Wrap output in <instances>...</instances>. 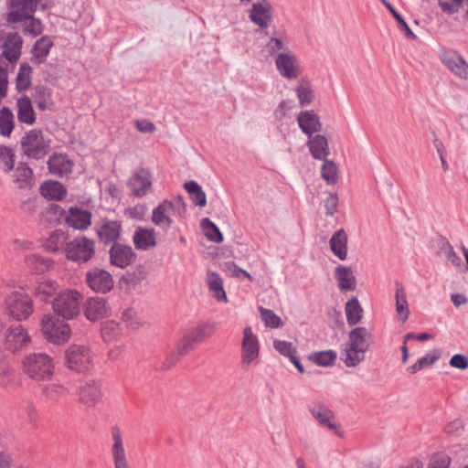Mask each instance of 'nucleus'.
<instances>
[{
	"instance_id": "48",
	"label": "nucleus",
	"mask_w": 468,
	"mask_h": 468,
	"mask_svg": "<svg viewBox=\"0 0 468 468\" xmlns=\"http://www.w3.org/2000/svg\"><path fill=\"white\" fill-rule=\"evenodd\" d=\"M201 228L205 236L211 241L220 243L223 241V235L218 228L208 218L201 220Z\"/></svg>"
},
{
	"instance_id": "44",
	"label": "nucleus",
	"mask_w": 468,
	"mask_h": 468,
	"mask_svg": "<svg viewBox=\"0 0 468 468\" xmlns=\"http://www.w3.org/2000/svg\"><path fill=\"white\" fill-rule=\"evenodd\" d=\"M44 216L46 221L49 223L65 224L67 208H64L58 204H51L46 208Z\"/></svg>"
},
{
	"instance_id": "27",
	"label": "nucleus",
	"mask_w": 468,
	"mask_h": 468,
	"mask_svg": "<svg viewBox=\"0 0 468 468\" xmlns=\"http://www.w3.org/2000/svg\"><path fill=\"white\" fill-rule=\"evenodd\" d=\"M25 267L32 273L41 274L50 270L52 260L39 254H30L24 259Z\"/></svg>"
},
{
	"instance_id": "29",
	"label": "nucleus",
	"mask_w": 468,
	"mask_h": 468,
	"mask_svg": "<svg viewBox=\"0 0 468 468\" xmlns=\"http://www.w3.org/2000/svg\"><path fill=\"white\" fill-rule=\"evenodd\" d=\"M40 194L48 200H63L67 196V190L60 182L50 180L41 184Z\"/></svg>"
},
{
	"instance_id": "41",
	"label": "nucleus",
	"mask_w": 468,
	"mask_h": 468,
	"mask_svg": "<svg viewBox=\"0 0 468 468\" xmlns=\"http://www.w3.org/2000/svg\"><path fill=\"white\" fill-rule=\"evenodd\" d=\"M185 189L190 196L192 202L198 207H205L207 204V197L202 187L195 181L185 183Z\"/></svg>"
},
{
	"instance_id": "36",
	"label": "nucleus",
	"mask_w": 468,
	"mask_h": 468,
	"mask_svg": "<svg viewBox=\"0 0 468 468\" xmlns=\"http://www.w3.org/2000/svg\"><path fill=\"white\" fill-rule=\"evenodd\" d=\"M345 312L349 325L358 324L363 318V308L356 297H353L351 300L346 302Z\"/></svg>"
},
{
	"instance_id": "54",
	"label": "nucleus",
	"mask_w": 468,
	"mask_h": 468,
	"mask_svg": "<svg viewBox=\"0 0 468 468\" xmlns=\"http://www.w3.org/2000/svg\"><path fill=\"white\" fill-rule=\"evenodd\" d=\"M43 394L46 399L57 401L59 398L67 395V389L60 384L52 383L44 387Z\"/></svg>"
},
{
	"instance_id": "32",
	"label": "nucleus",
	"mask_w": 468,
	"mask_h": 468,
	"mask_svg": "<svg viewBox=\"0 0 468 468\" xmlns=\"http://www.w3.org/2000/svg\"><path fill=\"white\" fill-rule=\"evenodd\" d=\"M396 314L398 320L404 324L410 316V307L407 299V293L402 286H399L395 292Z\"/></svg>"
},
{
	"instance_id": "30",
	"label": "nucleus",
	"mask_w": 468,
	"mask_h": 468,
	"mask_svg": "<svg viewBox=\"0 0 468 468\" xmlns=\"http://www.w3.org/2000/svg\"><path fill=\"white\" fill-rule=\"evenodd\" d=\"M122 226L118 221H108L98 229L100 239L105 244L117 241L121 237Z\"/></svg>"
},
{
	"instance_id": "59",
	"label": "nucleus",
	"mask_w": 468,
	"mask_h": 468,
	"mask_svg": "<svg viewBox=\"0 0 468 468\" xmlns=\"http://www.w3.org/2000/svg\"><path fill=\"white\" fill-rule=\"evenodd\" d=\"M273 346L281 355L290 358L296 354V349L292 344L284 340H274Z\"/></svg>"
},
{
	"instance_id": "58",
	"label": "nucleus",
	"mask_w": 468,
	"mask_h": 468,
	"mask_svg": "<svg viewBox=\"0 0 468 468\" xmlns=\"http://www.w3.org/2000/svg\"><path fill=\"white\" fill-rule=\"evenodd\" d=\"M147 207L144 204H137L132 207H128L124 210V215L135 220H143L146 215Z\"/></svg>"
},
{
	"instance_id": "55",
	"label": "nucleus",
	"mask_w": 468,
	"mask_h": 468,
	"mask_svg": "<svg viewBox=\"0 0 468 468\" xmlns=\"http://www.w3.org/2000/svg\"><path fill=\"white\" fill-rule=\"evenodd\" d=\"M384 5L392 14L396 21L398 22L399 27L401 31H404L406 37L410 39H414L416 37L415 34L409 27L406 21L402 18V16L395 10V8L386 0H383Z\"/></svg>"
},
{
	"instance_id": "24",
	"label": "nucleus",
	"mask_w": 468,
	"mask_h": 468,
	"mask_svg": "<svg viewBox=\"0 0 468 468\" xmlns=\"http://www.w3.org/2000/svg\"><path fill=\"white\" fill-rule=\"evenodd\" d=\"M65 224L73 229L83 230L88 229V210L77 206L67 207Z\"/></svg>"
},
{
	"instance_id": "50",
	"label": "nucleus",
	"mask_w": 468,
	"mask_h": 468,
	"mask_svg": "<svg viewBox=\"0 0 468 468\" xmlns=\"http://www.w3.org/2000/svg\"><path fill=\"white\" fill-rule=\"evenodd\" d=\"M31 67L27 63L21 64L16 76V89L18 91L26 90L31 84Z\"/></svg>"
},
{
	"instance_id": "19",
	"label": "nucleus",
	"mask_w": 468,
	"mask_h": 468,
	"mask_svg": "<svg viewBox=\"0 0 468 468\" xmlns=\"http://www.w3.org/2000/svg\"><path fill=\"white\" fill-rule=\"evenodd\" d=\"M152 186V175L145 169L137 170L129 179L128 187L139 197L145 196Z\"/></svg>"
},
{
	"instance_id": "9",
	"label": "nucleus",
	"mask_w": 468,
	"mask_h": 468,
	"mask_svg": "<svg viewBox=\"0 0 468 468\" xmlns=\"http://www.w3.org/2000/svg\"><path fill=\"white\" fill-rule=\"evenodd\" d=\"M81 300L82 297L78 291H64L54 299L53 310L58 316L73 319L80 314Z\"/></svg>"
},
{
	"instance_id": "35",
	"label": "nucleus",
	"mask_w": 468,
	"mask_h": 468,
	"mask_svg": "<svg viewBox=\"0 0 468 468\" xmlns=\"http://www.w3.org/2000/svg\"><path fill=\"white\" fill-rule=\"evenodd\" d=\"M53 43L48 37H42L34 45L32 48L33 62L41 64L45 61Z\"/></svg>"
},
{
	"instance_id": "51",
	"label": "nucleus",
	"mask_w": 468,
	"mask_h": 468,
	"mask_svg": "<svg viewBox=\"0 0 468 468\" xmlns=\"http://www.w3.org/2000/svg\"><path fill=\"white\" fill-rule=\"evenodd\" d=\"M122 321L126 326L132 330H138L144 324V321L140 314L133 308L124 310L122 314Z\"/></svg>"
},
{
	"instance_id": "45",
	"label": "nucleus",
	"mask_w": 468,
	"mask_h": 468,
	"mask_svg": "<svg viewBox=\"0 0 468 468\" xmlns=\"http://www.w3.org/2000/svg\"><path fill=\"white\" fill-rule=\"evenodd\" d=\"M440 357V354L437 350H431L428 352L423 357L419 358L416 363L407 368V371L414 375L422 368L434 364Z\"/></svg>"
},
{
	"instance_id": "3",
	"label": "nucleus",
	"mask_w": 468,
	"mask_h": 468,
	"mask_svg": "<svg viewBox=\"0 0 468 468\" xmlns=\"http://www.w3.org/2000/svg\"><path fill=\"white\" fill-rule=\"evenodd\" d=\"M22 371L30 379L35 381H46L54 374L53 358L42 352L31 353L25 356L21 361Z\"/></svg>"
},
{
	"instance_id": "57",
	"label": "nucleus",
	"mask_w": 468,
	"mask_h": 468,
	"mask_svg": "<svg viewBox=\"0 0 468 468\" xmlns=\"http://www.w3.org/2000/svg\"><path fill=\"white\" fill-rule=\"evenodd\" d=\"M15 154L13 151L6 146H0V163L4 165V170L10 172L15 164Z\"/></svg>"
},
{
	"instance_id": "43",
	"label": "nucleus",
	"mask_w": 468,
	"mask_h": 468,
	"mask_svg": "<svg viewBox=\"0 0 468 468\" xmlns=\"http://www.w3.org/2000/svg\"><path fill=\"white\" fill-rule=\"evenodd\" d=\"M109 308L104 298H90V320H97L108 315Z\"/></svg>"
},
{
	"instance_id": "4",
	"label": "nucleus",
	"mask_w": 468,
	"mask_h": 468,
	"mask_svg": "<svg viewBox=\"0 0 468 468\" xmlns=\"http://www.w3.org/2000/svg\"><path fill=\"white\" fill-rule=\"evenodd\" d=\"M186 212V204L181 197L174 201L164 200L153 209L151 221L156 227L168 230L176 218H181Z\"/></svg>"
},
{
	"instance_id": "18",
	"label": "nucleus",
	"mask_w": 468,
	"mask_h": 468,
	"mask_svg": "<svg viewBox=\"0 0 468 468\" xmlns=\"http://www.w3.org/2000/svg\"><path fill=\"white\" fill-rule=\"evenodd\" d=\"M64 253L69 261H88V238L81 236L67 242L64 247Z\"/></svg>"
},
{
	"instance_id": "38",
	"label": "nucleus",
	"mask_w": 468,
	"mask_h": 468,
	"mask_svg": "<svg viewBox=\"0 0 468 468\" xmlns=\"http://www.w3.org/2000/svg\"><path fill=\"white\" fill-rule=\"evenodd\" d=\"M34 102L41 111L48 110L52 106V92L45 86H37L33 94Z\"/></svg>"
},
{
	"instance_id": "63",
	"label": "nucleus",
	"mask_w": 468,
	"mask_h": 468,
	"mask_svg": "<svg viewBox=\"0 0 468 468\" xmlns=\"http://www.w3.org/2000/svg\"><path fill=\"white\" fill-rule=\"evenodd\" d=\"M464 0H439L441 10L448 14L456 13L462 6Z\"/></svg>"
},
{
	"instance_id": "37",
	"label": "nucleus",
	"mask_w": 468,
	"mask_h": 468,
	"mask_svg": "<svg viewBox=\"0 0 468 468\" xmlns=\"http://www.w3.org/2000/svg\"><path fill=\"white\" fill-rule=\"evenodd\" d=\"M67 239L68 236L65 231L57 229L46 239L44 247L49 252H57L61 249L64 250Z\"/></svg>"
},
{
	"instance_id": "15",
	"label": "nucleus",
	"mask_w": 468,
	"mask_h": 468,
	"mask_svg": "<svg viewBox=\"0 0 468 468\" xmlns=\"http://www.w3.org/2000/svg\"><path fill=\"white\" fill-rule=\"evenodd\" d=\"M251 23L260 28H267L273 19L272 6L268 0H260L253 3L248 10Z\"/></svg>"
},
{
	"instance_id": "22",
	"label": "nucleus",
	"mask_w": 468,
	"mask_h": 468,
	"mask_svg": "<svg viewBox=\"0 0 468 468\" xmlns=\"http://www.w3.org/2000/svg\"><path fill=\"white\" fill-rule=\"evenodd\" d=\"M335 279L341 292H352L356 288V279L351 267L339 265L335 269Z\"/></svg>"
},
{
	"instance_id": "56",
	"label": "nucleus",
	"mask_w": 468,
	"mask_h": 468,
	"mask_svg": "<svg viewBox=\"0 0 468 468\" xmlns=\"http://www.w3.org/2000/svg\"><path fill=\"white\" fill-rule=\"evenodd\" d=\"M222 270L230 276H233L236 278L246 277L250 281L252 280L251 275L248 271L239 268L233 261L225 262L222 266Z\"/></svg>"
},
{
	"instance_id": "8",
	"label": "nucleus",
	"mask_w": 468,
	"mask_h": 468,
	"mask_svg": "<svg viewBox=\"0 0 468 468\" xmlns=\"http://www.w3.org/2000/svg\"><path fill=\"white\" fill-rule=\"evenodd\" d=\"M34 305L31 298L20 292H14L5 301L4 314L16 321L27 319L33 313Z\"/></svg>"
},
{
	"instance_id": "25",
	"label": "nucleus",
	"mask_w": 468,
	"mask_h": 468,
	"mask_svg": "<svg viewBox=\"0 0 468 468\" xmlns=\"http://www.w3.org/2000/svg\"><path fill=\"white\" fill-rule=\"evenodd\" d=\"M48 171L57 176H68L72 171V162L62 154H52L48 161Z\"/></svg>"
},
{
	"instance_id": "33",
	"label": "nucleus",
	"mask_w": 468,
	"mask_h": 468,
	"mask_svg": "<svg viewBox=\"0 0 468 468\" xmlns=\"http://www.w3.org/2000/svg\"><path fill=\"white\" fill-rule=\"evenodd\" d=\"M17 117L27 124H32L36 120L31 100L26 95L17 100Z\"/></svg>"
},
{
	"instance_id": "42",
	"label": "nucleus",
	"mask_w": 468,
	"mask_h": 468,
	"mask_svg": "<svg viewBox=\"0 0 468 468\" xmlns=\"http://www.w3.org/2000/svg\"><path fill=\"white\" fill-rule=\"evenodd\" d=\"M57 284L49 280L39 282L35 287V297L42 302H47L57 292Z\"/></svg>"
},
{
	"instance_id": "61",
	"label": "nucleus",
	"mask_w": 468,
	"mask_h": 468,
	"mask_svg": "<svg viewBox=\"0 0 468 468\" xmlns=\"http://www.w3.org/2000/svg\"><path fill=\"white\" fill-rule=\"evenodd\" d=\"M119 334V326L113 321H109L103 324L101 327V335L106 341H111L115 338Z\"/></svg>"
},
{
	"instance_id": "46",
	"label": "nucleus",
	"mask_w": 468,
	"mask_h": 468,
	"mask_svg": "<svg viewBox=\"0 0 468 468\" xmlns=\"http://www.w3.org/2000/svg\"><path fill=\"white\" fill-rule=\"evenodd\" d=\"M290 49L288 48L287 42L281 37H271L270 40L263 47V52H265L268 56L275 58L281 52H288Z\"/></svg>"
},
{
	"instance_id": "2",
	"label": "nucleus",
	"mask_w": 468,
	"mask_h": 468,
	"mask_svg": "<svg viewBox=\"0 0 468 468\" xmlns=\"http://www.w3.org/2000/svg\"><path fill=\"white\" fill-rule=\"evenodd\" d=\"M370 339L371 334L366 327H356L349 333L348 341L341 354L346 367H354L364 361Z\"/></svg>"
},
{
	"instance_id": "14",
	"label": "nucleus",
	"mask_w": 468,
	"mask_h": 468,
	"mask_svg": "<svg viewBox=\"0 0 468 468\" xmlns=\"http://www.w3.org/2000/svg\"><path fill=\"white\" fill-rule=\"evenodd\" d=\"M67 367L77 373H85L88 368V348L84 345L73 344L65 351Z\"/></svg>"
},
{
	"instance_id": "13",
	"label": "nucleus",
	"mask_w": 468,
	"mask_h": 468,
	"mask_svg": "<svg viewBox=\"0 0 468 468\" xmlns=\"http://www.w3.org/2000/svg\"><path fill=\"white\" fill-rule=\"evenodd\" d=\"M275 66L280 75L286 80L298 79L302 74L300 62L291 50L279 53L275 58Z\"/></svg>"
},
{
	"instance_id": "40",
	"label": "nucleus",
	"mask_w": 468,
	"mask_h": 468,
	"mask_svg": "<svg viewBox=\"0 0 468 468\" xmlns=\"http://www.w3.org/2000/svg\"><path fill=\"white\" fill-rule=\"evenodd\" d=\"M33 179L32 169L26 164H20L15 170L13 181L19 188H25L30 186Z\"/></svg>"
},
{
	"instance_id": "12",
	"label": "nucleus",
	"mask_w": 468,
	"mask_h": 468,
	"mask_svg": "<svg viewBox=\"0 0 468 468\" xmlns=\"http://www.w3.org/2000/svg\"><path fill=\"white\" fill-rule=\"evenodd\" d=\"M23 153L34 159H40L48 152V146L45 143L42 133L38 130H31L21 139Z\"/></svg>"
},
{
	"instance_id": "60",
	"label": "nucleus",
	"mask_w": 468,
	"mask_h": 468,
	"mask_svg": "<svg viewBox=\"0 0 468 468\" xmlns=\"http://www.w3.org/2000/svg\"><path fill=\"white\" fill-rule=\"evenodd\" d=\"M103 397V390L101 382L92 381L90 383V405H95L101 401Z\"/></svg>"
},
{
	"instance_id": "11",
	"label": "nucleus",
	"mask_w": 468,
	"mask_h": 468,
	"mask_svg": "<svg viewBox=\"0 0 468 468\" xmlns=\"http://www.w3.org/2000/svg\"><path fill=\"white\" fill-rule=\"evenodd\" d=\"M309 411L321 426L332 431L340 438L345 436V431L341 424L337 421L335 415L327 406L321 403L314 404L309 407Z\"/></svg>"
},
{
	"instance_id": "39",
	"label": "nucleus",
	"mask_w": 468,
	"mask_h": 468,
	"mask_svg": "<svg viewBox=\"0 0 468 468\" xmlns=\"http://www.w3.org/2000/svg\"><path fill=\"white\" fill-rule=\"evenodd\" d=\"M296 94L299 100V102L302 106L309 105L313 102L314 94L313 86L310 80L306 79H302L297 86H296Z\"/></svg>"
},
{
	"instance_id": "20",
	"label": "nucleus",
	"mask_w": 468,
	"mask_h": 468,
	"mask_svg": "<svg viewBox=\"0 0 468 468\" xmlns=\"http://www.w3.org/2000/svg\"><path fill=\"white\" fill-rule=\"evenodd\" d=\"M136 255L132 247L121 243H114L110 250V261L119 268H125L135 261Z\"/></svg>"
},
{
	"instance_id": "64",
	"label": "nucleus",
	"mask_w": 468,
	"mask_h": 468,
	"mask_svg": "<svg viewBox=\"0 0 468 468\" xmlns=\"http://www.w3.org/2000/svg\"><path fill=\"white\" fill-rule=\"evenodd\" d=\"M464 425L461 420H454L444 427V431L452 436H459L463 431Z\"/></svg>"
},
{
	"instance_id": "52",
	"label": "nucleus",
	"mask_w": 468,
	"mask_h": 468,
	"mask_svg": "<svg viewBox=\"0 0 468 468\" xmlns=\"http://www.w3.org/2000/svg\"><path fill=\"white\" fill-rule=\"evenodd\" d=\"M336 353L333 350L315 352L310 356V360L322 367L332 366L336 359Z\"/></svg>"
},
{
	"instance_id": "31",
	"label": "nucleus",
	"mask_w": 468,
	"mask_h": 468,
	"mask_svg": "<svg viewBox=\"0 0 468 468\" xmlns=\"http://www.w3.org/2000/svg\"><path fill=\"white\" fill-rule=\"evenodd\" d=\"M330 248L335 256L344 261L347 256V234L344 229L337 230L330 239Z\"/></svg>"
},
{
	"instance_id": "28",
	"label": "nucleus",
	"mask_w": 468,
	"mask_h": 468,
	"mask_svg": "<svg viewBox=\"0 0 468 468\" xmlns=\"http://www.w3.org/2000/svg\"><path fill=\"white\" fill-rule=\"evenodd\" d=\"M206 282L209 292L218 302L226 303L228 297L223 287V281L218 273L208 271L206 277Z\"/></svg>"
},
{
	"instance_id": "5",
	"label": "nucleus",
	"mask_w": 468,
	"mask_h": 468,
	"mask_svg": "<svg viewBox=\"0 0 468 468\" xmlns=\"http://www.w3.org/2000/svg\"><path fill=\"white\" fill-rule=\"evenodd\" d=\"M40 325L44 338L53 345H64L71 336L69 325L55 314L43 315Z\"/></svg>"
},
{
	"instance_id": "7",
	"label": "nucleus",
	"mask_w": 468,
	"mask_h": 468,
	"mask_svg": "<svg viewBox=\"0 0 468 468\" xmlns=\"http://www.w3.org/2000/svg\"><path fill=\"white\" fill-rule=\"evenodd\" d=\"M216 328L211 324H200L190 328L178 341L176 351L180 356L188 354L196 346L212 336Z\"/></svg>"
},
{
	"instance_id": "49",
	"label": "nucleus",
	"mask_w": 468,
	"mask_h": 468,
	"mask_svg": "<svg viewBox=\"0 0 468 468\" xmlns=\"http://www.w3.org/2000/svg\"><path fill=\"white\" fill-rule=\"evenodd\" d=\"M259 312L261 321L266 327L273 329L282 327L283 325V322L282 321L281 317L278 316L273 311L260 306Z\"/></svg>"
},
{
	"instance_id": "17",
	"label": "nucleus",
	"mask_w": 468,
	"mask_h": 468,
	"mask_svg": "<svg viewBox=\"0 0 468 468\" xmlns=\"http://www.w3.org/2000/svg\"><path fill=\"white\" fill-rule=\"evenodd\" d=\"M113 443L112 446V456L114 468H132L124 449L121 429L118 426L112 428Z\"/></svg>"
},
{
	"instance_id": "62",
	"label": "nucleus",
	"mask_w": 468,
	"mask_h": 468,
	"mask_svg": "<svg viewBox=\"0 0 468 468\" xmlns=\"http://www.w3.org/2000/svg\"><path fill=\"white\" fill-rule=\"evenodd\" d=\"M13 367L6 362H0V386L7 387L12 380Z\"/></svg>"
},
{
	"instance_id": "34",
	"label": "nucleus",
	"mask_w": 468,
	"mask_h": 468,
	"mask_svg": "<svg viewBox=\"0 0 468 468\" xmlns=\"http://www.w3.org/2000/svg\"><path fill=\"white\" fill-rule=\"evenodd\" d=\"M308 145L312 155L315 159H325L329 154L328 142L323 135H315L312 137L308 142Z\"/></svg>"
},
{
	"instance_id": "47",
	"label": "nucleus",
	"mask_w": 468,
	"mask_h": 468,
	"mask_svg": "<svg viewBox=\"0 0 468 468\" xmlns=\"http://www.w3.org/2000/svg\"><path fill=\"white\" fill-rule=\"evenodd\" d=\"M323 160L324 164L321 168V176L328 185H334L338 180L337 165L331 160Z\"/></svg>"
},
{
	"instance_id": "1",
	"label": "nucleus",
	"mask_w": 468,
	"mask_h": 468,
	"mask_svg": "<svg viewBox=\"0 0 468 468\" xmlns=\"http://www.w3.org/2000/svg\"><path fill=\"white\" fill-rule=\"evenodd\" d=\"M37 7L47 8L48 0H11L7 20L13 23L24 21L25 32L36 37L43 30L40 20L32 16Z\"/></svg>"
},
{
	"instance_id": "6",
	"label": "nucleus",
	"mask_w": 468,
	"mask_h": 468,
	"mask_svg": "<svg viewBox=\"0 0 468 468\" xmlns=\"http://www.w3.org/2000/svg\"><path fill=\"white\" fill-rule=\"evenodd\" d=\"M261 344L259 336L253 332L252 327L248 325L242 331L240 343V366L248 370L252 365L259 363Z\"/></svg>"
},
{
	"instance_id": "26",
	"label": "nucleus",
	"mask_w": 468,
	"mask_h": 468,
	"mask_svg": "<svg viewBox=\"0 0 468 468\" xmlns=\"http://www.w3.org/2000/svg\"><path fill=\"white\" fill-rule=\"evenodd\" d=\"M297 122L303 133L309 136L321 129L319 117L314 111H304L300 112L297 117Z\"/></svg>"
},
{
	"instance_id": "23",
	"label": "nucleus",
	"mask_w": 468,
	"mask_h": 468,
	"mask_svg": "<svg viewBox=\"0 0 468 468\" xmlns=\"http://www.w3.org/2000/svg\"><path fill=\"white\" fill-rule=\"evenodd\" d=\"M133 242L137 250H151L157 245L156 232L154 229L138 227L134 231Z\"/></svg>"
},
{
	"instance_id": "16",
	"label": "nucleus",
	"mask_w": 468,
	"mask_h": 468,
	"mask_svg": "<svg viewBox=\"0 0 468 468\" xmlns=\"http://www.w3.org/2000/svg\"><path fill=\"white\" fill-rule=\"evenodd\" d=\"M441 60L443 65L457 78L468 80V63L455 50H444L441 53Z\"/></svg>"
},
{
	"instance_id": "10",
	"label": "nucleus",
	"mask_w": 468,
	"mask_h": 468,
	"mask_svg": "<svg viewBox=\"0 0 468 468\" xmlns=\"http://www.w3.org/2000/svg\"><path fill=\"white\" fill-rule=\"evenodd\" d=\"M31 341V336L23 325L14 324L6 329L4 335L3 346L6 351L17 353L27 348Z\"/></svg>"
},
{
	"instance_id": "21",
	"label": "nucleus",
	"mask_w": 468,
	"mask_h": 468,
	"mask_svg": "<svg viewBox=\"0 0 468 468\" xmlns=\"http://www.w3.org/2000/svg\"><path fill=\"white\" fill-rule=\"evenodd\" d=\"M114 285L112 276L104 270H94L90 273V288L97 292L106 293Z\"/></svg>"
},
{
	"instance_id": "53",
	"label": "nucleus",
	"mask_w": 468,
	"mask_h": 468,
	"mask_svg": "<svg viewBox=\"0 0 468 468\" xmlns=\"http://www.w3.org/2000/svg\"><path fill=\"white\" fill-rule=\"evenodd\" d=\"M14 128L13 113L4 107L0 110V133L3 136H9Z\"/></svg>"
}]
</instances>
